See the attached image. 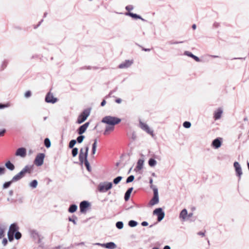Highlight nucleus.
<instances>
[{"label": "nucleus", "mask_w": 249, "mask_h": 249, "mask_svg": "<svg viewBox=\"0 0 249 249\" xmlns=\"http://www.w3.org/2000/svg\"><path fill=\"white\" fill-rule=\"evenodd\" d=\"M85 153L84 154L83 152V149H81L80 151V154L79 156V161L81 163H83L84 161L85 165L86 166L87 169L89 171H91V168L90 167L89 163L87 160V157L88 155L89 147L87 146L85 148Z\"/></svg>", "instance_id": "nucleus-1"}, {"label": "nucleus", "mask_w": 249, "mask_h": 249, "mask_svg": "<svg viewBox=\"0 0 249 249\" xmlns=\"http://www.w3.org/2000/svg\"><path fill=\"white\" fill-rule=\"evenodd\" d=\"M121 121V119L111 116H105L101 121L102 123L106 124L109 125H115L120 123Z\"/></svg>", "instance_id": "nucleus-2"}, {"label": "nucleus", "mask_w": 249, "mask_h": 249, "mask_svg": "<svg viewBox=\"0 0 249 249\" xmlns=\"http://www.w3.org/2000/svg\"><path fill=\"white\" fill-rule=\"evenodd\" d=\"M90 110H84L78 116L76 123L78 124L83 123L90 115Z\"/></svg>", "instance_id": "nucleus-3"}, {"label": "nucleus", "mask_w": 249, "mask_h": 249, "mask_svg": "<svg viewBox=\"0 0 249 249\" xmlns=\"http://www.w3.org/2000/svg\"><path fill=\"white\" fill-rule=\"evenodd\" d=\"M112 187V183L111 182H104L99 184L98 189L100 192H106L110 189Z\"/></svg>", "instance_id": "nucleus-4"}, {"label": "nucleus", "mask_w": 249, "mask_h": 249, "mask_svg": "<svg viewBox=\"0 0 249 249\" xmlns=\"http://www.w3.org/2000/svg\"><path fill=\"white\" fill-rule=\"evenodd\" d=\"M153 192H154V196L149 202V205L151 206H153L155 204H157L159 202L158 188H153Z\"/></svg>", "instance_id": "nucleus-5"}, {"label": "nucleus", "mask_w": 249, "mask_h": 249, "mask_svg": "<svg viewBox=\"0 0 249 249\" xmlns=\"http://www.w3.org/2000/svg\"><path fill=\"white\" fill-rule=\"evenodd\" d=\"M33 165H26L25 166L22 170L18 173V175L19 177L22 178L23 177H24L25 174H31L33 171Z\"/></svg>", "instance_id": "nucleus-6"}, {"label": "nucleus", "mask_w": 249, "mask_h": 249, "mask_svg": "<svg viewBox=\"0 0 249 249\" xmlns=\"http://www.w3.org/2000/svg\"><path fill=\"white\" fill-rule=\"evenodd\" d=\"M45 154L44 153H39L37 155L34 160V163L38 166L42 165L43 163Z\"/></svg>", "instance_id": "nucleus-7"}, {"label": "nucleus", "mask_w": 249, "mask_h": 249, "mask_svg": "<svg viewBox=\"0 0 249 249\" xmlns=\"http://www.w3.org/2000/svg\"><path fill=\"white\" fill-rule=\"evenodd\" d=\"M57 100V98L54 97L53 94L51 91L47 93L45 98L46 102L51 104H54Z\"/></svg>", "instance_id": "nucleus-8"}, {"label": "nucleus", "mask_w": 249, "mask_h": 249, "mask_svg": "<svg viewBox=\"0 0 249 249\" xmlns=\"http://www.w3.org/2000/svg\"><path fill=\"white\" fill-rule=\"evenodd\" d=\"M140 127L148 134L153 136V131L149 128V126L147 124L142 122L141 120H140Z\"/></svg>", "instance_id": "nucleus-9"}, {"label": "nucleus", "mask_w": 249, "mask_h": 249, "mask_svg": "<svg viewBox=\"0 0 249 249\" xmlns=\"http://www.w3.org/2000/svg\"><path fill=\"white\" fill-rule=\"evenodd\" d=\"M153 214L158 215V221L159 222L163 219L165 215L164 213L160 208L156 209L153 211Z\"/></svg>", "instance_id": "nucleus-10"}, {"label": "nucleus", "mask_w": 249, "mask_h": 249, "mask_svg": "<svg viewBox=\"0 0 249 249\" xmlns=\"http://www.w3.org/2000/svg\"><path fill=\"white\" fill-rule=\"evenodd\" d=\"M95 245L100 246L103 248L108 249H115L117 248L116 245L114 242H108L106 244L96 243Z\"/></svg>", "instance_id": "nucleus-11"}, {"label": "nucleus", "mask_w": 249, "mask_h": 249, "mask_svg": "<svg viewBox=\"0 0 249 249\" xmlns=\"http://www.w3.org/2000/svg\"><path fill=\"white\" fill-rule=\"evenodd\" d=\"M16 156H19L21 158H24L26 156V149L25 148L21 147L18 148L15 153Z\"/></svg>", "instance_id": "nucleus-12"}, {"label": "nucleus", "mask_w": 249, "mask_h": 249, "mask_svg": "<svg viewBox=\"0 0 249 249\" xmlns=\"http://www.w3.org/2000/svg\"><path fill=\"white\" fill-rule=\"evenodd\" d=\"M89 206V203L87 201H83L80 204V212L84 213L86 212V209Z\"/></svg>", "instance_id": "nucleus-13"}, {"label": "nucleus", "mask_w": 249, "mask_h": 249, "mask_svg": "<svg viewBox=\"0 0 249 249\" xmlns=\"http://www.w3.org/2000/svg\"><path fill=\"white\" fill-rule=\"evenodd\" d=\"M89 122H87L82 125L80 126L79 128L77 129V132L79 135H82L83 134L86 130H87V128L88 127L89 125Z\"/></svg>", "instance_id": "nucleus-14"}, {"label": "nucleus", "mask_w": 249, "mask_h": 249, "mask_svg": "<svg viewBox=\"0 0 249 249\" xmlns=\"http://www.w3.org/2000/svg\"><path fill=\"white\" fill-rule=\"evenodd\" d=\"M233 166L235 168V171H236L237 176L239 178H240L242 174V169L240 166V165L239 164V163L238 162L235 161L234 162Z\"/></svg>", "instance_id": "nucleus-15"}, {"label": "nucleus", "mask_w": 249, "mask_h": 249, "mask_svg": "<svg viewBox=\"0 0 249 249\" xmlns=\"http://www.w3.org/2000/svg\"><path fill=\"white\" fill-rule=\"evenodd\" d=\"M133 63V61L125 60L124 62L122 63L119 65L120 69H125L129 67Z\"/></svg>", "instance_id": "nucleus-16"}, {"label": "nucleus", "mask_w": 249, "mask_h": 249, "mask_svg": "<svg viewBox=\"0 0 249 249\" xmlns=\"http://www.w3.org/2000/svg\"><path fill=\"white\" fill-rule=\"evenodd\" d=\"M221 143H222L221 139V138H216L213 141L212 145L214 148L217 149L221 146Z\"/></svg>", "instance_id": "nucleus-17"}, {"label": "nucleus", "mask_w": 249, "mask_h": 249, "mask_svg": "<svg viewBox=\"0 0 249 249\" xmlns=\"http://www.w3.org/2000/svg\"><path fill=\"white\" fill-rule=\"evenodd\" d=\"M18 228L17 225L16 223H13L10 226L9 232H11L12 233H15L16 231H18Z\"/></svg>", "instance_id": "nucleus-18"}, {"label": "nucleus", "mask_w": 249, "mask_h": 249, "mask_svg": "<svg viewBox=\"0 0 249 249\" xmlns=\"http://www.w3.org/2000/svg\"><path fill=\"white\" fill-rule=\"evenodd\" d=\"M31 236L35 239H38V243H40L41 242V238L40 236L38 234V233L36 231H32L31 232Z\"/></svg>", "instance_id": "nucleus-19"}, {"label": "nucleus", "mask_w": 249, "mask_h": 249, "mask_svg": "<svg viewBox=\"0 0 249 249\" xmlns=\"http://www.w3.org/2000/svg\"><path fill=\"white\" fill-rule=\"evenodd\" d=\"M187 213H188L187 210L184 209L181 211L179 214V217L182 218L183 220H185L187 217Z\"/></svg>", "instance_id": "nucleus-20"}, {"label": "nucleus", "mask_w": 249, "mask_h": 249, "mask_svg": "<svg viewBox=\"0 0 249 249\" xmlns=\"http://www.w3.org/2000/svg\"><path fill=\"white\" fill-rule=\"evenodd\" d=\"M126 15L129 16L131 17L134 18L141 19L142 21H145V20L144 19H143L140 16H139L136 14H134V13H132L131 12H128V13H126Z\"/></svg>", "instance_id": "nucleus-21"}, {"label": "nucleus", "mask_w": 249, "mask_h": 249, "mask_svg": "<svg viewBox=\"0 0 249 249\" xmlns=\"http://www.w3.org/2000/svg\"><path fill=\"white\" fill-rule=\"evenodd\" d=\"M133 189V187L129 188L125 192V193L124 194V199L125 201H127L129 199L130 194H131Z\"/></svg>", "instance_id": "nucleus-22"}, {"label": "nucleus", "mask_w": 249, "mask_h": 249, "mask_svg": "<svg viewBox=\"0 0 249 249\" xmlns=\"http://www.w3.org/2000/svg\"><path fill=\"white\" fill-rule=\"evenodd\" d=\"M5 167L10 171H13L15 169V165L11 162L10 161H7L5 164Z\"/></svg>", "instance_id": "nucleus-23"}, {"label": "nucleus", "mask_w": 249, "mask_h": 249, "mask_svg": "<svg viewBox=\"0 0 249 249\" xmlns=\"http://www.w3.org/2000/svg\"><path fill=\"white\" fill-rule=\"evenodd\" d=\"M144 161L143 160L139 159L137 162V165L135 170L138 169V170H141L142 168Z\"/></svg>", "instance_id": "nucleus-24"}, {"label": "nucleus", "mask_w": 249, "mask_h": 249, "mask_svg": "<svg viewBox=\"0 0 249 249\" xmlns=\"http://www.w3.org/2000/svg\"><path fill=\"white\" fill-rule=\"evenodd\" d=\"M114 129V125L107 126L104 132V135H107L108 132L112 131Z\"/></svg>", "instance_id": "nucleus-25"}, {"label": "nucleus", "mask_w": 249, "mask_h": 249, "mask_svg": "<svg viewBox=\"0 0 249 249\" xmlns=\"http://www.w3.org/2000/svg\"><path fill=\"white\" fill-rule=\"evenodd\" d=\"M223 113L222 110H218L214 114V118L215 120H218L220 118L221 115Z\"/></svg>", "instance_id": "nucleus-26"}, {"label": "nucleus", "mask_w": 249, "mask_h": 249, "mask_svg": "<svg viewBox=\"0 0 249 249\" xmlns=\"http://www.w3.org/2000/svg\"><path fill=\"white\" fill-rule=\"evenodd\" d=\"M77 209V206L75 204H72L69 208V212L71 213L75 212Z\"/></svg>", "instance_id": "nucleus-27"}, {"label": "nucleus", "mask_w": 249, "mask_h": 249, "mask_svg": "<svg viewBox=\"0 0 249 249\" xmlns=\"http://www.w3.org/2000/svg\"><path fill=\"white\" fill-rule=\"evenodd\" d=\"M148 164H149V166H150L151 167H153L156 165L157 161L154 159L151 158V159H149V160L148 161Z\"/></svg>", "instance_id": "nucleus-28"}, {"label": "nucleus", "mask_w": 249, "mask_h": 249, "mask_svg": "<svg viewBox=\"0 0 249 249\" xmlns=\"http://www.w3.org/2000/svg\"><path fill=\"white\" fill-rule=\"evenodd\" d=\"M44 145L47 148H49L51 146V143L49 138H45L44 140Z\"/></svg>", "instance_id": "nucleus-29"}, {"label": "nucleus", "mask_w": 249, "mask_h": 249, "mask_svg": "<svg viewBox=\"0 0 249 249\" xmlns=\"http://www.w3.org/2000/svg\"><path fill=\"white\" fill-rule=\"evenodd\" d=\"M97 141L96 139L94 140V142L92 144V154H94L96 152V149L97 147Z\"/></svg>", "instance_id": "nucleus-30"}, {"label": "nucleus", "mask_w": 249, "mask_h": 249, "mask_svg": "<svg viewBox=\"0 0 249 249\" xmlns=\"http://www.w3.org/2000/svg\"><path fill=\"white\" fill-rule=\"evenodd\" d=\"M37 181L35 179L30 182V186L33 188H36L37 187Z\"/></svg>", "instance_id": "nucleus-31"}, {"label": "nucleus", "mask_w": 249, "mask_h": 249, "mask_svg": "<svg viewBox=\"0 0 249 249\" xmlns=\"http://www.w3.org/2000/svg\"><path fill=\"white\" fill-rule=\"evenodd\" d=\"M13 182L12 181V180H10L9 181H7V182H5L3 184V186H2V188L3 189H7L8 188V187H10V186L11 185L12 183Z\"/></svg>", "instance_id": "nucleus-32"}, {"label": "nucleus", "mask_w": 249, "mask_h": 249, "mask_svg": "<svg viewBox=\"0 0 249 249\" xmlns=\"http://www.w3.org/2000/svg\"><path fill=\"white\" fill-rule=\"evenodd\" d=\"M138 224V223L134 220H130L128 222V225L131 227H134L136 226Z\"/></svg>", "instance_id": "nucleus-33"}, {"label": "nucleus", "mask_w": 249, "mask_h": 249, "mask_svg": "<svg viewBox=\"0 0 249 249\" xmlns=\"http://www.w3.org/2000/svg\"><path fill=\"white\" fill-rule=\"evenodd\" d=\"M122 177L121 176H118L113 179V183L115 184H117L122 180Z\"/></svg>", "instance_id": "nucleus-34"}, {"label": "nucleus", "mask_w": 249, "mask_h": 249, "mask_svg": "<svg viewBox=\"0 0 249 249\" xmlns=\"http://www.w3.org/2000/svg\"><path fill=\"white\" fill-rule=\"evenodd\" d=\"M116 226L118 229H122L124 227V224L122 221H118L116 223Z\"/></svg>", "instance_id": "nucleus-35"}, {"label": "nucleus", "mask_w": 249, "mask_h": 249, "mask_svg": "<svg viewBox=\"0 0 249 249\" xmlns=\"http://www.w3.org/2000/svg\"><path fill=\"white\" fill-rule=\"evenodd\" d=\"M20 179H21V178L19 177V176L18 174L16 175H15L14 177H13V178H12L11 180L13 182L17 181L20 180Z\"/></svg>", "instance_id": "nucleus-36"}, {"label": "nucleus", "mask_w": 249, "mask_h": 249, "mask_svg": "<svg viewBox=\"0 0 249 249\" xmlns=\"http://www.w3.org/2000/svg\"><path fill=\"white\" fill-rule=\"evenodd\" d=\"M134 176L133 175H131L127 178L126 182L127 183L131 182L134 180Z\"/></svg>", "instance_id": "nucleus-37"}, {"label": "nucleus", "mask_w": 249, "mask_h": 249, "mask_svg": "<svg viewBox=\"0 0 249 249\" xmlns=\"http://www.w3.org/2000/svg\"><path fill=\"white\" fill-rule=\"evenodd\" d=\"M11 105L9 103L6 104H0V108L10 107Z\"/></svg>", "instance_id": "nucleus-38"}, {"label": "nucleus", "mask_w": 249, "mask_h": 249, "mask_svg": "<svg viewBox=\"0 0 249 249\" xmlns=\"http://www.w3.org/2000/svg\"><path fill=\"white\" fill-rule=\"evenodd\" d=\"M183 126L186 128H189L191 126V124L190 122L188 121H185L183 124Z\"/></svg>", "instance_id": "nucleus-39"}, {"label": "nucleus", "mask_w": 249, "mask_h": 249, "mask_svg": "<svg viewBox=\"0 0 249 249\" xmlns=\"http://www.w3.org/2000/svg\"><path fill=\"white\" fill-rule=\"evenodd\" d=\"M8 238L9 241H10V242L14 240V233H12L8 232Z\"/></svg>", "instance_id": "nucleus-40"}, {"label": "nucleus", "mask_w": 249, "mask_h": 249, "mask_svg": "<svg viewBox=\"0 0 249 249\" xmlns=\"http://www.w3.org/2000/svg\"><path fill=\"white\" fill-rule=\"evenodd\" d=\"M84 138H85V136L81 135L80 136H79L77 137V142L78 143H80L83 141V140L84 139Z\"/></svg>", "instance_id": "nucleus-41"}, {"label": "nucleus", "mask_w": 249, "mask_h": 249, "mask_svg": "<svg viewBox=\"0 0 249 249\" xmlns=\"http://www.w3.org/2000/svg\"><path fill=\"white\" fill-rule=\"evenodd\" d=\"M76 142V141L75 140H72L70 141L69 143V147L70 148H73Z\"/></svg>", "instance_id": "nucleus-42"}, {"label": "nucleus", "mask_w": 249, "mask_h": 249, "mask_svg": "<svg viewBox=\"0 0 249 249\" xmlns=\"http://www.w3.org/2000/svg\"><path fill=\"white\" fill-rule=\"evenodd\" d=\"M15 238L18 240L21 237V234L19 231H17L15 233Z\"/></svg>", "instance_id": "nucleus-43"}, {"label": "nucleus", "mask_w": 249, "mask_h": 249, "mask_svg": "<svg viewBox=\"0 0 249 249\" xmlns=\"http://www.w3.org/2000/svg\"><path fill=\"white\" fill-rule=\"evenodd\" d=\"M78 149L77 148H73L72 150V155L73 157H75L78 154Z\"/></svg>", "instance_id": "nucleus-44"}, {"label": "nucleus", "mask_w": 249, "mask_h": 249, "mask_svg": "<svg viewBox=\"0 0 249 249\" xmlns=\"http://www.w3.org/2000/svg\"><path fill=\"white\" fill-rule=\"evenodd\" d=\"M77 219V217H75V216H74L72 218L70 217L69 218V220L70 221L72 222L74 225H76L77 223H76V222L75 221V219Z\"/></svg>", "instance_id": "nucleus-45"}, {"label": "nucleus", "mask_w": 249, "mask_h": 249, "mask_svg": "<svg viewBox=\"0 0 249 249\" xmlns=\"http://www.w3.org/2000/svg\"><path fill=\"white\" fill-rule=\"evenodd\" d=\"M4 230V228L0 227V238H1L4 236V235H3Z\"/></svg>", "instance_id": "nucleus-46"}, {"label": "nucleus", "mask_w": 249, "mask_h": 249, "mask_svg": "<svg viewBox=\"0 0 249 249\" xmlns=\"http://www.w3.org/2000/svg\"><path fill=\"white\" fill-rule=\"evenodd\" d=\"M31 96V92L29 90L27 91L24 94V97L25 98H29Z\"/></svg>", "instance_id": "nucleus-47"}, {"label": "nucleus", "mask_w": 249, "mask_h": 249, "mask_svg": "<svg viewBox=\"0 0 249 249\" xmlns=\"http://www.w3.org/2000/svg\"><path fill=\"white\" fill-rule=\"evenodd\" d=\"M5 169L3 167H0V176L3 175L5 172Z\"/></svg>", "instance_id": "nucleus-48"}, {"label": "nucleus", "mask_w": 249, "mask_h": 249, "mask_svg": "<svg viewBox=\"0 0 249 249\" xmlns=\"http://www.w3.org/2000/svg\"><path fill=\"white\" fill-rule=\"evenodd\" d=\"M184 54L186 55H187L188 56H190L192 58H193V57L194 56V54L193 53H191L188 52V51H185L184 52Z\"/></svg>", "instance_id": "nucleus-49"}, {"label": "nucleus", "mask_w": 249, "mask_h": 249, "mask_svg": "<svg viewBox=\"0 0 249 249\" xmlns=\"http://www.w3.org/2000/svg\"><path fill=\"white\" fill-rule=\"evenodd\" d=\"M125 9L128 11H130L133 9V7L131 5H129L126 6Z\"/></svg>", "instance_id": "nucleus-50"}, {"label": "nucleus", "mask_w": 249, "mask_h": 249, "mask_svg": "<svg viewBox=\"0 0 249 249\" xmlns=\"http://www.w3.org/2000/svg\"><path fill=\"white\" fill-rule=\"evenodd\" d=\"M149 183L150 184V188L153 190L154 188H157L155 186L153 185V179L150 178L149 179Z\"/></svg>", "instance_id": "nucleus-51"}, {"label": "nucleus", "mask_w": 249, "mask_h": 249, "mask_svg": "<svg viewBox=\"0 0 249 249\" xmlns=\"http://www.w3.org/2000/svg\"><path fill=\"white\" fill-rule=\"evenodd\" d=\"M6 132V130L5 129H2L0 131V137L3 136L5 133Z\"/></svg>", "instance_id": "nucleus-52"}, {"label": "nucleus", "mask_w": 249, "mask_h": 249, "mask_svg": "<svg viewBox=\"0 0 249 249\" xmlns=\"http://www.w3.org/2000/svg\"><path fill=\"white\" fill-rule=\"evenodd\" d=\"M194 59H195L196 62H200V60L199 59V57H198L197 56H196V55H194V56L193 57V58Z\"/></svg>", "instance_id": "nucleus-53"}, {"label": "nucleus", "mask_w": 249, "mask_h": 249, "mask_svg": "<svg viewBox=\"0 0 249 249\" xmlns=\"http://www.w3.org/2000/svg\"><path fill=\"white\" fill-rule=\"evenodd\" d=\"M7 243V240L6 238H4L2 240V244L4 246H5Z\"/></svg>", "instance_id": "nucleus-54"}, {"label": "nucleus", "mask_w": 249, "mask_h": 249, "mask_svg": "<svg viewBox=\"0 0 249 249\" xmlns=\"http://www.w3.org/2000/svg\"><path fill=\"white\" fill-rule=\"evenodd\" d=\"M7 62L6 60L4 61L3 62V64H2L3 68H5L7 66Z\"/></svg>", "instance_id": "nucleus-55"}, {"label": "nucleus", "mask_w": 249, "mask_h": 249, "mask_svg": "<svg viewBox=\"0 0 249 249\" xmlns=\"http://www.w3.org/2000/svg\"><path fill=\"white\" fill-rule=\"evenodd\" d=\"M141 224L142 226H146L148 224L146 221H143Z\"/></svg>", "instance_id": "nucleus-56"}, {"label": "nucleus", "mask_w": 249, "mask_h": 249, "mask_svg": "<svg viewBox=\"0 0 249 249\" xmlns=\"http://www.w3.org/2000/svg\"><path fill=\"white\" fill-rule=\"evenodd\" d=\"M182 43V42H172V41H170L169 42V44H178V43Z\"/></svg>", "instance_id": "nucleus-57"}, {"label": "nucleus", "mask_w": 249, "mask_h": 249, "mask_svg": "<svg viewBox=\"0 0 249 249\" xmlns=\"http://www.w3.org/2000/svg\"><path fill=\"white\" fill-rule=\"evenodd\" d=\"M13 194H14V191L13 190H11L9 191V196H12L13 195Z\"/></svg>", "instance_id": "nucleus-58"}, {"label": "nucleus", "mask_w": 249, "mask_h": 249, "mask_svg": "<svg viewBox=\"0 0 249 249\" xmlns=\"http://www.w3.org/2000/svg\"><path fill=\"white\" fill-rule=\"evenodd\" d=\"M106 103V102L105 100H103V101L101 103V106H104Z\"/></svg>", "instance_id": "nucleus-59"}, {"label": "nucleus", "mask_w": 249, "mask_h": 249, "mask_svg": "<svg viewBox=\"0 0 249 249\" xmlns=\"http://www.w3.org/2000/svg\"><path fill=\"white\" fill-rule=\"evenodd\" d=\"M122 102V100L120 98L117 99L116 100V102L117 103H121Z\"/></svg>", "instance_id": "nucleus-60"}, {"label": "nucleus", "mask_w": 249, "mask_h": 249, "mask_svg": "<svg viewBox=\"0 0 249 249\" xmlns=\"http://www.w3.org/2000/svg\"><path fill=\"white\" fill-rule=\"evenodd\" d=\"M43 20L42 19L39 22V23L38 24V25L36 26V27H35V28H36L37 27H38V26H40V25L41 24V23L43 22Z\"/></svg>", "instance_id": "nucleus-61"}, {"label": "nucleus", "mask_w": 249, "mask_h": 249, "mask_svg": "<svg viewBox=\"0 0 249 249\" xmlns=\"http://www.w3.org/2000/svg\"><path fill=\"white\" fill-rule=\"evenodd\" d=\"M193 213H189L188 214H187V217L188 218L191 217L193 216Z\"/></svg>", "instance_id": "nucleus-62"}, {"label": "nucleus", "mask_w": 249, "mask_h": 249, "mask_svg": "<svg viewBox=\"0 0 249 249\" xmlns=\"http://www.w3.org/2000/svg\"><path fill=\"white\" fill-rule=\"evenodd\" d=\"M163 249H171V248L169 246H165L163 248Z\"/></svg>", "instance_id": "nucleus-63"}, {"label": "nucleus", "mask_w": 249, "mask_h": 249, "mask_svg": "<svg viewBox=\"0 0 249 249\" xmlns=\"http://www.w3.org/2000/svg\"><path fill=\"white\" fill-rule=\"evenodd\" d=\"M196 24H193L192 25V28L193 30H195L196 29Z\"/></svg>", "instance_id": "nucleus-64"}]
</instances>
